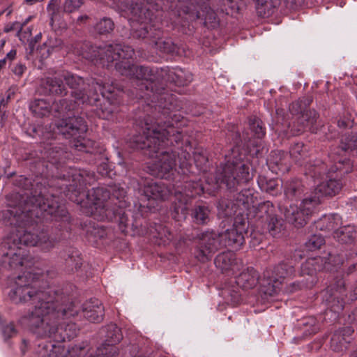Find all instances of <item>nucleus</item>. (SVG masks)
<instances>
[{
	"label": "nucleus",
	"instance_id": "f257e3e1",
	"mask_svg": "<svg viewBox=\"0 0 357 357\" xmlns=\"http://www.w3.org/2000/svg\"><path fill=\"white\" fill-rule=\"evenodd\" d=\"M82 56L86 59L99 61L104 67H114L121 75L135 77L140 82L139 96L150 100L142 105L134 116L135 134L130 146L139 149L149 158L156 160L149 166L151 175L169 178L176 167L178 150L182 145V133L175 127L180 121L176 96L165 91L162 82V68L136 66L132 63L135 51L128 45L119 43L102 47L89 43L82 47Z\"/></svg>",
	"mask_w": 357,
	"mask_h": 357
},
{
	"label": "nucleus",
	"instance_id": "f03ea898",
	"mask_svg": "<svg viewBox=\"0 0 357 357\" xmlns=\"http://www.w3.org/2000/svg\"><path fill=\"white\" fill-rule=\"evenodd\" d=\"M13 184L28 192L17 193V203L13 207L1 212L6 226L15 227L1 242V249L11 270L25 266V251L22 245L38 247L44 252L52 250L57 241L50 235L45 225L49 221H59L68 229L70 217L59 198L45 195L46 187L40 178L32 180L24 175L17 176Z\"/></svg>",
	"mask_w": 357,
	"mask_h": 357
},
{
	"label": "nucleus",
	"instance_id": "7ed1b4c3",
	"mask_svg": "<svg viewBox=\"0 0 357 357\" xmlns=\"http://www.w3.org/2000/svg\"><path fill=\"white\" fill-rule=\"evenodd\" d=\"M236 145L225 155V162H221L216 169L213 188H225L230 192H238L234 195V200L239 209L238 215H241V218H243L256 204L257 197L254 189L243 188L252 179L253 174L245 160V152L239 145L241 136L236 133Z\"/></svg>",
	"mask_w": 357,
	"mask_h": 357
},
{
	"label": "nucleus",
	"instance_id": "20e7f679",
	"mask_svg": "<svg viewBox=\"0 0 357 357\" xmlns=\"http://www.w3.org/2000/svg\"><path fill=\"white\" fill-rule=\"evenodd\" d=\"M16 287L10 292V298L15 303L31 301L33 309L22 317L20 321L29 330L41 321V317L52 310V305L66 301L63 295L65 286L40 284L38 273L25 271L15 280Z\"/></svg>",
	"mask_w": 357,
	"mask_h": 357
},
{
	"label": "nucleus",
	"instance_id": "39448f33",
	"mask_svg": "<svg viewBox=\"0 0 357 357\" xmlns=\"http://www.w3.org/2000/svg\"><path fill=\"white\" fill-rule=\"evenodd\" d=\"M93 174L82 172L72 175V181L66 184L63 190L65 197L82 206H89L91 215L99 220L114 221L116 220L114 207L109 204L111 191L104 187H98L86 192L87 185H91Z\"/></svg>",
	"mask_w": 357,
	"mask_h": 357
},
{
	"label": "nucleus",
	"instance_id": "423d86ee",
	"mask_svg": "<svg viewBox=\"0 0 357 357\" xmlns=\"http://www.w3.org/2000/svg\"><path fill=\"white\" fill-rule=\"evenodd\" d=\"M73 286L66 284L63 295L66 301H59L52 305V310L41 317V321L36 323L30 331L40 338H52L54 342L69 341L77 336L78 328L71 321H61L78 314L79 307L72 301L71 292Z\"/></svg>",
	"mask_w": 357,
	"mask_h": 357
},
{
	"label": "nucleus",
	"instance_id": "0eeeda50",
	"mask_svg": "<svg viewBox=\"0 0 357 357\" xmlns=\"http://www.w3.org/2000/svg\"><path fill=\"white\" fill-rule=\"evenodd\" d=\"M248 225L245 218H237L233 227L224 232L206 231L197 235V244L195 251V257L201 262L210 260L219 249L225 247L238 250L245 242L243 232L246 233Z\"/></svg>",
	"mask_w": 357,
	"mask_h": 357
},
{
	"label": "nucleus",
	"instance_id": "6e6552de",
	"mask_svg": "<svg viewBox=\"0 0 357 357\" xmlns=\"http://www.w3.org/2000/svg\"><path fill=\"white\" fill-rule=\"evenodd\" d=\"M53 132H48L43 135L44 139H54L56 134L63 135L66 139L73 138L71 146L78 151L90 153L95 156L100 155L105 151L102 146L95 141L84 138L88 130L85 119L79 116H68L57 121L50 126Z\"/></svg>",
	"mask_w": 357,
	"mask_h": 357
},
{
	"label": "nucleus",
	"instance_id": "1a4fd4ad",
	"mask_svg": "<svg viewBox=\"0 0 357 357\" xmlns=\"http://www.w3.org/2000/svg\"><path fill=\"white\" fill-rule=\"evenodd\" d=\"M65 83L70 89V97L54 100L52 109L59 116H64L76 111L80 105H97L99 95L93 93L92 82L70 72L64 73Z\"/></svg>",
	"mask_w": 357,
	"mask_h": 357
},
{
	"label": "nucleus",
	"instance_id": "9d476101",
	"mask_svg": "<svg viewBox=\"0 0 357 357\" xmlns=\"http://www.w3.org/2000/svg\"><path fill=\"white\" fill-rule=\"evenodd\" d=\"M109 190L111 191L109 204H111V208L114 207L116 208V220L114 221L118 222L121 231L125 234H142L144 230L139 228L142 226V220H143L141 215L139 214H137L136 217L131 215L132 219H130L129 215H131V211H129L128 213L125 211V208L128 206L126 199V190L123 187L116 185L110 187Z\"/></svg>",
	"mask_w": 357,
	"mask_h": 357
},
{
	"label": "nucleus",
	"instance_id": "9b49d317",
	"mask_svg": "<svg viewBox=\"0 0 357 357\" xmlns=\"http://www.w3.org/2000/svg\"><path fill=\"white\" fill-rule=\"evenodd\" d=\"M250 210L245 218L248 225L250 220H254L257 227H261L263 231H268L273 237L281 231L282 220L278 218L276 208L271 202L259 203Z\"/></svg>",
	"mask_w": 357,
	"mask_h": 357
},
{
	"label": "nucleus",
	"instance_id": "f8f14e48",
	"mask_svg": "<svg viewBox=\"0 0 357 357\" xmlns=\"http://www.w3.org/2000/svg\"><path fill=\"white\" fill-rule=\"evenodd\" d=\"M312 102L311 97H303L293 102L289 105V111L293 115H299L291 126V131L295 135H299L305 130L315 132L317 128L315 124L319 114L314 109H308V107Z\"/></svg>",
	"mask_w": 357,
	"mask_h": 357
},
{
	"label": "nucleus",
	"instance_id": "ddd939ff",
	"mask_svg": "<svg viewBox=\"0 0 357 357\" xmlns=\"http://www.w3.org/2000/svg\"><path fill=\"white\" fill-rule=\"evenodd\" d=\"M295 263L292 259H286L273 268L266 269L263 273L261 291L267 296H273L280 289L282 280L295 274Z\"/></svg>",
	"mask_w": 357,
	"mask_h": 357
},
{
	"label": "nucleus",
	"instance_id": "4468645a",
	"mask_svg": "<svg viewBox=\"0 0 357 357\" xmlns=\"http://www.w3.org/2000/svg\"><path fill=\"white\" fill-rule=\"evenodd\" d=\"M319 205V199H312L310 197L303 199L300 206L290 204L284 208L283 213L287 222L296 227L305 226L312 215L315 207Z\"/></svg>",
	"mask_w": 357,
	"mask_h": 357
},
{
	"label": "nucleus",
	"instance_id": "2eb2a0df",
	"mask_svg": "<svg viewBox=\"0 0 357 357\" xmlns=\"http://www.w3.org/2000/svg\"><path fill=\"white\" fill-rule=\"evenodd\" d=\"M181 11L190 20L202 19L205 24H210L214 28L218 24L217 15L211 9L209 0H190L182 6Z\"/></svg>",
	"mask_w": 357,
	"mask_h": 357
},
{
	"label": "nucleus",
	"instance_id": "dca6fc26",
	"mask_svg": "<svg viewBox=\"0 0 357 357\" xmlns=\"http://www.w3.org/2000/svg\"><path fill=\"white\" fill-rule=\"evenodd\" d=\"M305 174L309 175L314 180L321 179L324 176L331 172H336L338 175L348 174L351 171L350 160H339L328 170L327 165L321 160H316L314 164H308L305 166Z\"/></svg>",
	"mask_w": 357,
	"mask_h": 357
},
{
	"label": "nucleus",
	"instance_id": "f3484780",
	"mask_svg": "<svg viewBox=\"0 0 357 357\" xmlns=\"http://www.w3.org/2000/svg\"><path fill=\"white\" fill-rule=\"evenodd\" d=\"M44 147L41 151L42 158L44 160V166L47 171L55 166L56 169L63 164L67 158H69V153L66 148L60 144H54L50 142H43Z\"/></svg>",
	"mask_w": 357,
	"mask_h": 357
},
{
	"label": "nucleus",
	"instance_id": "a211bd4d",
	"mask_svg": "<svg viewBox=\"0 0 357 357\" xmlns=\"http://www.w3.org/2000/svg\"><path fill=\"white\" fill-rule=\"evenodd\" d=\"M138 192L146 200L165 201L174 192V186L168 185L164 182H146L143 188L138 183Z\"/></svg>",
	"mask_w": 357,
	"mask_h": 357
},
{
	"label": "nucleus",
	"instance_id": "6ab92c4d",
	"mask_svg": "<svg viewBox=\"0 0 357 357\" xmlns=\"http://www.w3.org/2000/svg\"><path fill=\"white\" fill-rule=\"evenodd\" d=\"M54 73L52 76H47L40 80V87L43 94L56 96H66L68 90L64 79V73Z\"/></svg>",
	"mask_w": 357,
	"mask_h": 357
},
{
	"label": "nucleus",
	"instance_id": "aec40b11",
	"mask_svg": "<svg viewBox=\"0 0 357 357\" xmlns=\"http://www.w3.org/2000/svg\"><path fill=\"white\" fill-rule=\"evenodd\" d=\"M144 3L135 2L132 3L129 7V10L132 15L133 20L135 21H140L146 22L147 20L151 21L155 17L153 10H158L161 6L158 3L159 1L163 0H144Z\"/></svg>",
	"mask_w": 357,
	"mask_h": 357
},
{
	"label": "nucleus",
	"instance_id": "412c9836",
	"mask_svg": "<svg viewBox=\"0 0 357 357\" xmlns=\"http://www.w3.org/2000/svg\"><path fill=\"white\" fill-rule=\"evenodd\" d=\"M99 333L103 339L102 346L109 349L110 356H116L118 354V349L116 345L123 339L121 328L116 324L111 323L102 327Z\"/></svg>",
	"mask_w": 357,
	"mask_h": 357
},
{
	"label": "nucleus",
	"instance_id": "4be33fe9",
	"mask_svg": "<svg viewBox=\"0 0 357 357\" xmlns=\"http://www.w3.org/2000/svg\"><path fill=\"white\" fill-rule=\"evenodd\" d=\"M162 82L166 91L167 83L173 84L178 86H184L189 84L192 80V75L187 70L181 68H170L169 67L162 68Z\"/></svg>",
	"mask_w": 357,
	"mask_h": 357
},
{
	"label": "nucleus",
	"instance_id": "5701e85b",
	"mask_svg": "<svg viewBox=\"0 0 357 357\" xmlns=\"http://www.w3.org/2000/svg\"><path fill=\"white\" fill-rule=\"evenodd\" d=\"M354 329L350 326L339 328L335 331L330 342L331 349L335 352H343L347 350L353 338Z\"/></svg>",
	"mask_w": 357,
	"mask_h": 357
},
{
	"label": "nucleus",
	"instance_id": "b1692460",
	"mask_svg": "<svg viewBox=\"0 0 357 357\" xmlns=\"http://www.w3.org/2000/svg\"><path fill=\"white\" fill-rule=\"evenodd\" d=\"M342 188V183L340 180L336 178H330L327 181L319 184L310 197L312 199H318L319 204H320L324 197L335 196Z\"/></svg>",
	"mask_w": 357,
	"mask_h": 357
},
{
	"label": "nucleus",
	"instance_id": "393cba45",
	"mask_svg": "<svg viewBox=\"0 0 357 357\" xmlns=\"http://www.w3.org/2000/svg\"><path fill=\"white\" fill-rule=\"evenodd\" d=\"M153 20V19L151 21L147 20L146 22L137 21L140 23L141 27L135 31L134 37L145 40L146 43L154 47L155 43L162 38V31L160 28H156L151 24Z\"/></svg>",
	"mask_w": 357,
	"mask_h": 357
},
{
	"label": "nucleus",
	"instance_id": "a878e982",
	"mask_svg": "<svg viewBox=\"0 0 357 357\" xmlns=\"http://www.w3.org/2000/svg\"><path fill=\"white\" fill-rule=\"evenodd\" d=\"M83 317L90 322L100 323L103 320L105 309L100 300L91 298L82 305Z\"/></svg>",
	"mask_w": 357,
	"mask_h": 357
},
{
	"label": "nucleus",
	"instance_id": "bb28decb",
	"mask_svg": "<svg viewBox=\"0 0 357 357\" xmlns=\"http://www.w3.org/2000/svg\"><path fill=\"white\" fill-rule=\"evenodd\" d=\"M59 257L69 272L77 271L82 264L80 252L75 248L66 247L59 252Z\"/></svg>",
	"mask_w": 357,
	"mask_h": 357
},
{
	"label": "nucleus",
	"instance_id": "cd10ccee",
	"mask_svg": "<svg viewBox=\"0 0 357 357\" xmlns=\"http://www.w3.org/2000/svg\"><path fill=\"white\" fill-rule=\"evenodd\" d=\"M174 201L172 203L171 215L174 220L177 222L185 220L188 215V204L191 202L188 198H184L181 193H174Z\"/></svg>",
	"mask_w": 357,
	"mask_h": 357
},
{
	"label": "nucleus",
	"instance_id": "c85d7f7f",
	"mask_svg": "<svg viewBox=\"0 0 357 357\" xmlns=\"http://www.w3.org/2000/svg\"><path fill=\"white\" fill-rule=\"evenodd\" d=\"M261 280L254 268L248 267L236 278V283L243 289H250L254 288L258 282L261 284Z\"/></svg>",
	"mask_w": 357,
	"mask_h": 357
},
{
	"label": "nucleus",
	"instance_id": "c756f323",
	"mask_svg": "<svg viewBox=\"0 0 357 357\" xmlns=\"http://www.w3.org/2000/svg\"><path fill=\"white\" fill-rule=\"evenodd\" d=\"M288 155L287 153L283 151H271L269 158L268 159V164L269 168L273 172H288L289 167L288 165Z\"/></svg>",
	"mask_w": 357,
	"mask_h": 357
},
{
	"label": "nucleus",
	"instance_id": "7c9ffc66",
	"mask_svg": "<svg viewBox=\"0 0 357 357\" xmlns=\"http://www.w3.org/2000/svg\"><path fill=\"white\" fill-rule=\"evenodd\" d=\"M205 187L199 181H185L183 186L177 185L174 189V193H181L184 198L191 199L197 195H200L204 192Z\"/></svg>",
	"mask_w": 357,
	"mask_h": 357
},
{
	"label": "nucleus",
	"instance_id": "2f4dec72",
	"mask_svg": "<svg viewBox=\"0 0 357 357\" xmlns=\"http://www.w3.org/2000/svg\"><path fill=\"white\" fill-rule=\"evenodd\" d=\"M283 186L284 195L290 200L299 199L304 194L305 187L299 179H289L284 183Z\"/></svg>",
	"mask_w": 357,
	"mask_h": 357
},
{
	"label": "nucleus",
	"instance_id": "473e14b6",
	"mask_svg": "<svg viewBox=\"0 0 357 357\" xmlns=\"http://www.w3.org/2000/svg\"><path fill=\"white\" fill-rule=\"evenodd\" d=\"M326 268V261L321 257L307 259L302 264L301 267V275L313 276L317 272L322 271Z\"/></svg>",
	"mask_w": 357,
	"mask_h": 357
},
{
	"label": "nucleus",
	"instance_id": "72a5a7b5",
	"mask_svg": "<svg viewBox=\"0 0 357 357\" xmlns=\"http://www.w3.org/2000/svg\"><path fill=\"white\" fill-rule=\"evenodd\" d=\"M333 235L341 244H351L357 236V231L355 226L347 225L338 227L333 231Z\"/></svg>",
	"mask_w": 357,
	"mask_h": 357
},
{
	"label": "nucleus",
	"instance_id": "f704fd0d",
	"mask_svg": "<svg viewBox=\"0 0 357 357\" xmlns=\"http://www.w3.org/2000/svg\"><path fill=\"white\" fill-rule=\"evenodd\" d=\"M249 128L251 132V136L248 132L243 134L245 142H250L252 137L262 139L266 135V128L263 121L256 117L250 116L248 119Z\"/></svg>",
	"mask_w": 357,
	"mask_h": 357
},
{
	"label": "nucleus",
	"instance_id": "c9c22d12",
	"mask_svg": "<svg viewBox=\"0 0 357 357\" xmlns=\"http://www.w3.org/2000/svg\"><path fill=\"white\" fill-rule=\"evenodd\" d=\"M93 93H97V94L101 96L103 99H107L108 97L111 98V100H118L117 96L119 93V89L114 86V84H109L108 83L102 84L95 80L92 81ZM100 100H98V102Z\"/></svg>",
	"mask_w": 357,
	"mask_h": 357
},
{
	"label": "nucleus",
	"instance_id": "e433bc0d",
	"mask_svg": "<svg viewBox=\"0 0 357 357\" xmlns=\"http://www.w3.org/2000/svg\"><path fill=\"white\" fill-rule=\"evenodd\" d=\"M255 3L257 15L261 17H268L274 9L279 6L281 0H252Z\"/></svg>",
	"mask_w": 357,
	"mask_h": 357
},
{
	"label": "nucleus",
	"instance_id": "4c0bfd02",
	"mask_svg": "<svg viewBox=\"0 0 357 357\" xmlns=\"http://www.w3.org/2000/svg\"><path fill=\"white\" fill-rule=\"evenodd\" d=\"M191 216L193 222L199 225H207L211 220V210L205 204L195 205L192 210Z\"/></svg>",
	"mask_w": 357,
	"mask_h": 357
},
{
	"label": "nucleus",
	"instance_id": "58836bf2",
	"mask_svg": "<svg viewBox=\"0 0 357 357\" xmlns=\"http://www.w3.org/2000/svg\"><path fill=\"white\" fill-rule=\"evenodd\" d=\"M236 255L234 252L228 251L220 253L214 260L215 266L222 272L231 269L236 264Z\"/></svg>",
	"mask_w": 357,
	"mask_h": 357
},
{
	"label": "nucleus",
	"instance_id": "ea45409f",
	"mask_svg": "<svg viewBox=\"0 0 357 357\" xmlns=\"http://www.w3.org/2000/svg\"><path fill=\"white\" fill-rule=\"evenodd\" d=\"M52 105L50 106V103L44 99H36L31 102L29 109L33 114L36 117H44L47 116L50 112H53L56 116H59L52 109Z\"/></svg>",
	"mask_w": 357,
	"mask_h": 357
},
{
	"label": "nucleus",
	"instance_id": "a19ab883",
	"mask_svg": "<svg viewBox=\"0 0 357 357\" xmlns=\"http://www.w3.org/2000/svg\"><path fill=\"white\" fill-rule=\"evenodd\" d=\"M326 298L327 303L326 312H333L335 314H339L344 309V296L345 294H338L333 293H327Z\"/></svg>",
	"mask_w": 357,
	"mask_h": 357
},
{
	"label": "nucleus",
	"instance_id": "79ce46f5",
	"mask_svg": "<svg viewBox=\"0 0 357 357\" xmlns=\"http://www.w3.org/2000/svg\"><path fill=\"white\" fill-rule=\"evenodd\" d=\"M118 100H111L110 97L104 99V102L100 104L97 114L103 119H112L114 113L118 112Z\"/></svg>",
	"mask_w": 357,
	"mask_h": 357
},
{
	"label": "nucleus",
	"instance_id": "37998d69",
	"mask_svg": "<svg viewBox=\"0 0 357 357\" xmlns=\"http://www.w3.org/2000/svg\"><path fill=\"white\" fill-rule=\"evenodd\" d=\"M107 236V231L102 225L95 223L89 225L86 229V236L88 241L93 245H98V241L104 238Z\"/></svg>",
	"mask_w": 357,
	"mask_h": 357
},
{
	"label": "nucleus",
	"instance_id": "c03bdc74",
	"mask_svg": "<svg viewBox=\"0 0 357 357\" xmlns=\"http://www.w3.org/2000/svg\"><path fill=\"white\" fill-rule=\"evenodd\" d=\"M154 48L162 53L172 56L180 54V47L170 38H162L159 42L155 43Z\"/></svg>",
	"mask_w": 357,
	"mask_h": 357
},
{
	"label": "nucleus",
	"instance_id": "a18cd8bd",
	"mask_svg": "<svg viewBox=\"0 0 357 357\" xmlns=\"http://www.w3.org/2000/svg\"><path fill=\"white\" fill-rule=\"evenodd\" d=\"M289 154L294 162L301 166L308 155L307 146L303 142L295 143L291 146Z\"/></svg>",
	"mask_w": 357,
	"mask_h": 357
},
{
	"label": "nucleus",
	"instance_id": "49530a36",
	"mask_svg": "<svg viewBox=\"0 0 357 357\" xmlns=\"http://www.w3.org/2000/svg\"><path fill=\"white\" fill-rule=\"evenodd\" d=\"M257 183L261 191H264L272 195H276L278 192L279 183L276 179H268L264 176H259Z\"/></svg>",
	"mask_w": 357,
	"mask_h": 357
},
{
	"label": "nucleus",
	"instance_id": "de8ad7c7",
	"mask_svg": "<svg viewBox=\"0 0 357 357\" xmlns=\"http://www.w3.org/2000/svg\"><path fill=\"white\" fill-rule=\"evenodd\" d=\"M218 210L224 217L234 216V220L237 218H241V215H238L239 209L235 204L234 200L233 202L226 199L220 200L218 204Z\"/></svg>",
	"mask_w": 357,
	"mask_h": 357
},
{
	"label": "nucleus",
	"instance_id": "09e8293b",
	"mask_svg": "<svg viewBox=\"0 0 357 357\" xmlns=\"http://www.w3.org/2000/svg\"><path fill=\"white\" fill-rule=\"evenodd\" d=\"M113 20L108 17H103L100 19L94 25V31L100 35H107L114 29Z\"/></svg>",
	"mask_w": 357,
	"mask_h": 357
},
{
	"label": "nucleus",
	"instance_id": "8fccbe9b",
	"mask_svg": "<svg viewBox=\"0 0 357 357\" xmlns=\"http://www.w3.org/2000/svg\"><path fill=\"white\" fill-rule=\"evenodd\" d=\"M300 326L303 327V333L305 336L316 334L320 329L319 324L314 317L302 319Z\"/></svg>",
	"mask_w": 357,
	"mask_h": 357
},
{
	"label": "nucleus",
	"instance_id": "3c124183",
	"mask_svg": "<svg viewBox=\"0 0 357 357\" xmlns=\"http://www.w3.org/2000/svg\"><path fill=\"white\" fill-rule=\"evenodd\" d=\"M343 151H351L357 149V133L351 132L343 135L339 145Z\"/></svg>",
	"mask_w": 357,
	"mask_h": 357
},
{
	"label": "nucleus",
	"instance_id": "603ef678",
	"mask_svg": "<svg viewBox=\"0 0 357 357\" xmlns=\"http://www.w3.org/2000/svg\"><path fill=\"white\" fill-rule=\"evenodd\" d=\"M55 345L51 342H43L38 344L36 354L38 357H56Z\"/></svg>",
	"mask_w": 357,
	"mask_h": 357
},
{
	"label": "nucleus",
	"instance_id": "864d4df0",
	"mask_svg": "<svg viewBox=\"0 0 357 357\" xmlns=\"http://www.w3.org/2000/svg\"><path fill=\"white\" fill-rule=\"evenodd\" d=\"M218 8L226 15H234L238 10V3L235 0H218Z\"/></svg>",
	"mask_w": 357,
	"mask_h": 357
},
{
	"label": "nucleus",
	"instance_id": "5fc2aeb1",
	"mask_svg": "<svg viewBox=\"0 0 357 357\" xmlns=\"http://www.w3.org/2000/svg\"><path fill=\"white\" fill-rule=\"evenodd\" d=\"M324 243L325 239L321 234H313L308 238L305 245L309 251H314L319 249Z\"/></svg>",
	"mask_w": 357,
	"mask_h": 357
},
{
	"label": "nucleus",
	"instance_id": "6e6d98bb",
	"mask_svg": "<svg viewBox=\"0 0 357 357\" xmlns=\"http://www.w3.org/2000/svg\"><path fill=\"white\" fill-rule=\"evenodd\" d=\"M338 220L337 216H329L326 217L318 223L321 230H326L328 231H335L337 227V222L336 220Z\"/></svg>",
	"mask_w": 357,
	"mask_h": 357
},
{
	"label": "nucleus",
	"instance_id": "4d7b16f0",
	"mask_svg": "<svg viewBox=\"0 0 357 357\" xmlns=\"http://www.w3.org/2000/svg\"><path fill=\"white\" fill-rule=\"evenodd\" d=\"M61 0H50L47 5V10L51 16L50 24L53 26L55 20L60 17L59 8Z\"/></svg>",
	"mask_w": 357,
	"mask_h": 357
},
{
	"label": "nucleus",
	"instance_id": "13d9d810",
	"mask_svg": "<svg viewBox=\"0 0 357 357\" xmlns=\"http://www.w3.org/2000/svg\"><path fill=\"white\" fill-rule=\"evenodd\" d=\"M84 2V0H65L63 10L67 13H73L79 9Z\"/></svg>",
	"mask_w": 357,
	"mask_h": 357
},
{
	"label": "nucleus",
	"instance_id": "bf43d9fd",
	"mask_svg": "<svg viewBox=\"0 0 357 357\" xmlns=\"http://www.w3.org/2000/svg\"><path fill=\"white\" fill-rule=\"evenodd\" d=\"M345 282L342 278L337 279L335 282L327 289V293L344 294Z\"/></svg>",
	"mask_w": 357,
	"mask_h": 357
},
{
	"label": "nucleus",
	"instance_id": "052dcab7",
	"mask_svg": "<svg viewBox=\"0 0 357 357\" xmlns=\"http://www.w3.org/2000/svg\"><path fill=\"white\" fill-rule=\"evenodd\" d=\"M194 160L197 166L204 165L208 162V158L204 151H196L194 153Z\"/></svg>",
	"mask_w": 357,
	"mask_h": 357
},
{
	"label": "nucleus",
	"instance_id": "680f3d73",
	"mask_svg": "<svg viewBox=\"0 0 357 357\" xmlns=\"http://www.w3.org/2000/svg\"><path fill=\"white\" fill-rule=\"evenodd\" d=\"M2 333L6 338H10L17 333V331L13 324H9L3 327Z\"/></svg>",
	"mask_w": 357,
	"mask_h": 357
},
{
	"label": "nucleus",
	"instance_id": "e2e57ef3",
	"mask_svg": "<svg viewBox=\"0 0 357 357\" xmlns=\"http://www.w3.org/2000/svg\"><path fill=\"white\" fill-rule=\"evenodd\" d=\"M306 287V283H305L303 281H296L292 283H291L287 287V291L289 293H294L298 290L302 289L303 287Z\"/></svg>",
	"mask_w": 357,
	"mask_h": 357
},
{
	"label": "nucleus",
	"instance_id": "0e129e2a",
	"mask_svg": "<svg viewBox=\"0 0 357 357\" xmlns=\"http://www.w3.org/2000/svg\"><path fill=\"white\" fill-rule=\"evenodd\" d=\"M304 3V0H284V3L287 8L291 10H296L301 6Z\"/></svg>",
	"mask_w": 357,
	"mask_h": 357
},
{
	"label": "nucleus",
	"instance_id": "69168bd1",
	"mask_svg": "<svg viewBox=\"0 0 357 357\" xmlns=\"http://www.w3.org/2000/svg\"><path fill=\"white\" fill-rule=\"evenodd\" d=\"M26 70V66L22 63H19L13 68V72L15 75L21 77Z\"/></svg>",
	"mask_w": 357,
	"mask_h": 357
},
{
	"label": "nucleus",
	"instance_id": "338daca9",
	"mask_svg": "<svg viewBox=\"0 0 357 357\" xmlns=\"http://www.w3.org/2000/svg\"><path fill=\"white\" fill-rule=\"evenodd\" d=\"M352 121L348 118L340 119L337 121V126L340 128H347L351 127Z\"/></svg>",
	"mask_w": 357,
	"mask_h": 357
},
{
	"label": "nucleus",
	"instance_id": "774afa93",
	"mask_svg": "<svg viewBox=\"0 0 357 357\" xmlns=\"http://www.w3.org/2000/svg\"><path fill=\"white\" fill-rule=\"evenodd\" d=\"M157 235L155 236L162 238L163 236H167L165 232H168L167 230L162 227V225H158L155 229Z\"/></svg>",
	"mask_w": 357,
	"mask_h": 357
}]
</instances>
